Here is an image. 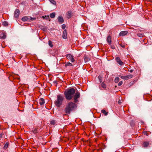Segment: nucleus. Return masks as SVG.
I'll return each instance as SVG.
<instances>
[{
  "label": "nucleus",
  "instance_id": "1",
  "mask_svg": "<svg viewBox=\"0 0 152 152\" xmlns=\"http://www.w3.org/2000/svg\"><path fill=\"white\" fill-rule=\"evenodd\" d=\"M64 95L67 100H70L73 98L74 103H77L78 102V99L80 96V93L78 91L76 93L75 89L72 88L69 89L64 92Z\"/></svg>",
  "mask_w": 152,
  "mask_h": 152
},
{
  "label": "nucleus",
  "instance_id": "2",
  "mask_svg": "<svg viewBox=\"0 0 152 152\" xmlns=\"http://www.w3.org/2000/svg\"><path fill=\"white\" fill-rule=\"evenodd\" d=\"M72 102H69L65 108V112L67 114H69L74 108L77 107L76 104Z\"/></svg>",
  "mask_w": 152,
  "mask_h": 152
},
{
  "label": "nucleus",
  "instance_id": "3",
  "mask_svg": "<svg viewBox=\"0 0 152 152\" xmlns=\"http://www.w3.org/2000/svg\"><path fill=\"white\" fill-rule=\"evenodd\" d=\"M57 99L55 102L56 106L57 107H59L62 104L63 102L64 99V97L60 95L57 96Z\"/></svg>",
  "mask_w": 152,
  "mask_h": 152
},
{
  "label": "nucleus",
  "instance_id": "4",
  "mask_svg": "<svg viewBox=\"0 0 152 152\" xmlns=\"http://www.w3.org/2000/svg\"><path fill=\"white\" fill-rule=\"evenodd\" d=\"M151 144V142L150 141L144 140L141 143V145L142 147L145 148H148L150 147Z\"/></svg>",
  "mask_w": 152,
  "mask_h": 152
},
{
  "label": "nucleus",
  "instance_id": "5",
  "mask_svg": "<svg viewBox=\"0 0 152 152\" xmlns=\"http://www.w3.org/2000/svg\"><path fill=\"white\" fill-rule=\"evenodd\" d=\"M115 60L117 63L120 66H122L124 65V63L122 62L119 57H117L115 58Z\"/></svg>",
  "mask_w": 152,
  "mask_h": 152
},
{
  "label": "nucleus",
  "instance_id": "6",
  "mask_svg": "<svg viewBox=\"0 0 152 152\" xmlns=\"http://www.w3.org/2000/svg\"><path fill=\"white\" fill-rule=\"evenodd\" d=\"M122 79H124L125 80H127L129 79L132 78L133 77V75H132L130 74L129 75L126 76H120Z\"/></svg>",
  "mask_w": 152,
  "mask_h": 152
},
{
  "label": "nucleus",
  "instance_id": "7",
  "mask_svg": "<svg viewBox=\"0 0 152 152\" xmlns=\"http://www.w3.org/2000/svg\"><path fill=\"white\" fill-rule=\"evenodd\" d=\"M66 57L67 58L68 60H69L72 62H73L75 61L73 56L70 54L67 55Z\"/></svg>",
  "mask_w": 152,
  "mask_h": 152
},
{
  "label": "nucleus",
  "instance_id": "8",
  "mask_svg": "<svg viewBox=\"0 0 152 152\" xmlns=\"http://www.w3.org/2000/svg\"><path fill=\"white\" fill-rule=\"evenodd\" d=\"M57 19L59 22V23L60 24L63 23L64 22V19L62 16H58L57 18Z\"/></svg>",
  "mask_w": 152,
  "mask_h": 152
},
{
  "label": "nucleus",
  "instance_id": "9",
  "mask_svg": "<svg viewBox=\"0 0 152 152\" xmlns=\"http://www.w3.org/2000/svg\"><path fill=\"white\" fill-rule=\"evenodd\" d=\"M20 11L18 9H16L14 12V16L16 18H18L20 14Z\"/></svg>",
  "mask_w": 152,
  "mask_h": 152
},
{
  "label": "nucleus",
  "instance_id": "10",
  "mask_svg": "<svg viewBox=\"0 0 152 152\" xmlns=\"http://www.w3.org/2000/svg\"><path fill=\"white\" fill-rule=\"evenodd\" d=\"M128 33V31H122L120 32L119 34V36H123L126 35Z\"/></svg>",
  "mask_w": 152,
  "mask_h": 152
},
{
  "label": "nucleus",
  "instance_id": "11",
  "mask_svg": "<svg viewBox=\"0 0 152 152\" xmlns=\"http://www.w3.org/2000/svg\"><path fill=\"white\" fill-rule=\"evenodd\" d=\"M0 37L3 39H5L6 37V33L5 32L0 33Z\"/></svg>",
  "mask_w": 152,
  "mask_h": 152
},
{
  "label": "nucleus",
  "instance_id": "12",
  "mask_svg": "<svg viewBox=\"0 0 152 152\" xmlns=\"http://www.w3.org/2000/svg\"><path fill=\"white\" fill-rule=\"evenodd\" d=\"M107 41L108 43L110 45L111 43V37L109 35L107 36Z\"/></svg>",
  "mask_w": 152,
  "mask_h": 152
},
{
  "label": "nucleus",
  "instance_id": "13",
  "mask_svg": "<svg viewBox=\"0 0 152 152\" xmlns=\"http://www.w3.org/2000/svg\"><path fill=\"white\" fill-rule=\"evenodd\" d=\"M63 38L66 39L67 37V35L66 33V30H64L63 32Z\"/></svg>",
  "mask_w": 152,
  "mask_h": 152
},
{
  "label": "nucleus",
  "instance_id": "14",
  "mask_svg": "<svg viewBox=\"0 0 152 152\" xmlns=\"http://www.w3.org/2000/svg\"><path fill=\"white\" fill-rule=\"evenodd\" d=\"M45 102L44 99L43 98H41L39 100V103L41 105L44 104Z\"/></svg>",
  "mask_w": 152,
  "mask_h": 152
},
{
  "label": "nucleus",
  "instance_id": "15",
  "mask_svg": "<svg viewBox=\"0 0 152 152\" xmlns=\"http://www.w3.org/2000/svg\"><path fill=\"white\" fill-rule=\"evenodd\" d=\"M28 20H29V18L27 16L23 17L22 18V20L24 22L27 21Z\"/></svg>",
  "mask_w": 152,
  "mask_h": 152
},
{
  "label": "nucleus",
  "instance_id": "16",
  "mask_svg": "<svg viewBox=\"0 0 152 152\" xmlns=\"http://www.w3.org/2000/svg\"><path fill=\"white\" fill-rule=\"evenodd\" d=\"M56 122L55 120H53L50 121V124L51 125H54L56 124Z\"/></svg>",
  "mask_w": 152,
  "mask_h": 152
},
{
  "label": "nucleus",
  "instance_id": "17",
  "mask_svg": "<svg viewBox=\"0 0 152 152\" xmlns=\"http://www.w3.org/2000/svg\"><path fill=\"white\" fill-rule=\"evenodd\" d=\"M56 15V14L55 12H53L50 14V16L51 18H54Z\"/></svg>",
  "mask_w": 152,
  "mask_h": 152
},
{
  "label": "nucleus",
  "instance_id": "18",
  "mask_svg": "<svg viewBox=\"0 0 152 152\" xmlns=\"http://www.w3.org/2000/svg\"><path fill=\"white\" fill-rule=\"evenodd\" d=\"M120 80V78L118 77H116L114 79V82L115 83H118Z\"/></svg>",
  "mask_w": 152,
  "mask_h": 152
},
{
  "label": "nucleus",
  "instance_id": "19",
  "mask_svg": "<svg viewBox=\"0 0 152 152\" xmlns=\"http://www.w3.org/2000/svg\"><path fill=\"white\" fill-rule=\"evenodd\" d=\"M101 112L103 113L105 115H107L108 114V112H107L104 110H102Z\"/></svg>",
  "mask_w": 152,
  "mask_h": 152
},
{
  "label": "nucleus",
  "instance_id": "20",
  "mask_svg": "<svg viewBox=\"0 0 152 152\" xmlns=\"http://www.w3.org/2000/svg\"><path fill=\"white\" fill-rule=\"evenodd\" d=\"M2 25H3L4 26H8V23L7 21H4V22H2Z\"/></svg>",
  "mask_w": 152,
  "mask_h": 152
},
{
  "label": "nucleus",
  "instance_id": "21",
  "mask_svg": "<svg viewBox=\"0 0 152 152\" xmlns=\"http://www.w3.org/2000/svg\"><path fill=\"white\" fill-rule=\"evenodd\" d=\"M84 60L85 62H87L90 60V59L87 57H85Z\"/></svg>",
  "mask_w": 152,
  "mask_h": 152
},
{
  "label": "nucleus",
  "instance_id": "22",
  "mask_svg": "<svg viewBox=\"0 0 152 152\" xmlns=\"http://www.w3.org/2000/svg\"><path fill=\"white\" fill-rule=\"evenodd\" d=\"M101 86L104 88H106V85L104 83H102L101 84Z\"/></svg>",
  "mask_w": 152,
  "mask_h": 152
},
{
  "label": "nucleus",
  "instance_id": "23",
  "mask_svg": "<svg viewBox=\"0 0 152 152\" xmlns=\"http://www.w3.org/2000/svg\"><path fill=\"white\" fill-rule=\"evenodd\" d=\"M8 145H9V143L8 142H7L4 147V149H7V147H8Z\"/></svg>",
  "mask_w": 152,
  "mask_h": 152
},
{
  "label": "nucleus",
  "instance_id": "24",
  "mask_svg": "<svg viewBox=\"0 0 152 152\" xmlns=\"http://www.w3.org/2000/svg\"><path fill=\"white\" fill-rule=\"evenodd\" d=\"M48 44L51 47H52L53 46V42H52L50 40H49L48 41Z\"/></svg>",
  "mask_w": 152,
  "mask_h": 152
},
{
  "label": "nucleus",
  "instance_id": "25",
  "mask_svg": "<svg viewBox=\"0 0 152 152\" xmlns=\"http://www.w3.org/2000/svg\"><path fill=\"white\" fill-rule=\"evenodd\" d=\"M42 18L44 19H45L46 20H48L49 19H50L49 16L48 15V16H43Z\"/></svg>",
  "mask_w": 152,
  "mask_h": 152
},
{
  "label": "nucleus",
  "instance_id": "26",
  "mask_svg": "<svg viewBox=\"0 0 152 152\" xmlns=\"http://www.w3.org/2000/svg\"><path fill=\"white\" fill-rule=\"evenodd\" d=\"M49 1L52 4L54 5H56V1L54 0H49Z\"/></svg>",
  "mask_w": 152,
  "mask_h": 152
},
{
  "label": "nucleus",
  "instance_id": "27",
  "mask_svg": "<svg viewBox=\"0 0 152 152\" xmlns=\"http://www.w3.org/2000/svg\"><path fill=\"white\" fill-rule=\"evenodd\" d=\"M137 35L140 37H142L144 36V34H143L138 33L137 34Z\"/></svg>",
  "mask_w": 152,
  "mask_h": 152
},
{
  "label": "nucleus",
  "instance_id": "28",
  "mask_svg": "<svg viewBox=\"0 0 152 152\" xmlns=\"http://www.w3.org/2000/svg\"><path fill=\"white\" fill-rule=\"evenodd\" d=\"M72 66V64L70 62H67V63L65 65V66Z\"/></svg>",
  "mask_w": 152,
  "mask_h": 152
},
{
  "label": "nucleus",
  "instance_id": "29",
  "mask_svg": "<svg viewBox=\"0 0 152 152\" xmlns=\"http://www.w3.org/2000/svg\"><path fill=\"white\" fill-rule=\"evenodd\" d=\"M98 78H99V79L100 82L101 83L102 82V77L100 75H99L98 76Z\"/></svg>",
  "mask_w": 152,
  "mask_h": 152
},
{
  "label": "nucleus",
  "instance_id": "30",
  "mask_svg": "<svg viewBox=\"0 0 152 152\" xmlns=\"http://www.w3.org/2000/svg\"><path fill=\"white\" fill-rule=\"evenodd\" d=\"M32 132L34 134H36L37 132V129H35L32 131Z\"/></svg>",
  "mask_w": 152,
  "mask_h": 152
},
{
  "label": "nucleus",
  "instance_id": "31",
  "mask_svg": "<svg viewBox=\"0 0 152 152\" xmlns=\"http://www.w3.org/2000/svg\"><path fill=\"white\" fill-rule=\"evenodd\" d=\"M123 83V82L122 81H120L118 84V85L119 86L121 85Z\"/></svg>",
  "mask_w": 152,
  "mask_h": 152
},
{
  "label": "nucleus",
  "instance_id": "32",
  "mask_svg": "<svg viewBox=\"0 0 152 152\" xmlns=\"http://www.w3.org/2000/svg\"><path fill=\"white\" fill-rule=\"evenodd\" d=\"M29 18V20H33L36 19L35 18H32L31 17H30Z\"/></svg>",
  "mask_w": 152,
  "mask_h": 152
},
{
  "label": "nucleus",
  "instance_id": "33",
  "mask_svg": "<svg viewBox=\"0 0 152 152\" xmlns=\"http://www.w3.org/2000/svg\"><path fill=\"white\" fill-rule=\"evenodd\" d=\"M62 28L63 29H64L66 27V26L65 24H63L62 26Z\"/></svg>",
  "mask_w": 152,
  "mask_h": 152
},
{
  "label": "nucleus",
  "instance_id": "34",
  "mask_svg": "<svg viewBox=\"0 0 152 152\" xmlns=\"http://www.w3.org/2000/svg\"><path fill=\"white\" fill-rule=\"evenodd\" d=\"M68 15L69 16V18L71 17V12H68Z\"/></svg>",
  "mask_w": 152,
  "mask_h": 152
},
{
  "label": "nucleus",
  "instance_id": "35",
  "mask_svg": "<svg viewBox=\"0 0 152 152\" xmlns=\"http://www.w3.org/2000/svg\"><path fill=\"white\" fill-rule=\"evenodd\" d=\"M3 134L2 133L0 134V139L3 136Z\"/></svg>",
  "mask_w": 152,
  "mask_h": 152
},
{
  "label": "nucleus",
  "instance_id": "36",
  "mask_svg": "<svg viewBox=\"0 0 152 152\" xmlns=\"http://www.w3.org/2000/svg\"><path fill=\"white\" fill-rule=\"evenodd\" d=\"M53 83L54 84H57V81L55 80L53 81Z\"/></svg>",
  "mask_w": 152,
  "mask_h": 152
},
{
  "label": "nucleus",
  "instance_id": "37",
  "mask_svg": "<svg viewBox=\"0 0 152 152\" xmlns=\"http://www.w3.org/2000/svg\"><path fill=\"white\" fill-rule=\"evenodd\" d=\"M121 47L122 48H124L125 47V46L124 45H121Z\"/></svg>",
  "mask_w": 152,
  "mask_h": 152
},
{
  "label": "nucleus",
  "instance_id": "38",
  "mask_svg": "<svg viewBox=\"0 0 152 152\" xmlns=\"http://www.w3.org/2000/svg\"><path fill=\"white\" fill-rule=\"evenodd\" d=\"M133 72V70L132 69H131L129 70V72L131 73L132 72Z\"/></svg>",
  "mask_w": 152,
  "mask_h": 152
},
{
  "label": "nucleus",
  "instance_id": "39",
  "mask_svg": "<svg viewBox=\"0 0 152 152\" xmlns=\"http://www.w3.org/2000/svg\"><path fill=\"white\" fill-rule=\"evenodd\" d=\"M118 103L119 104H120V103H121V101H120V100H119V101H118Z\"/></svg>",
  "mask_w": 152,
  "mask_h": 152
}]
</instances>
